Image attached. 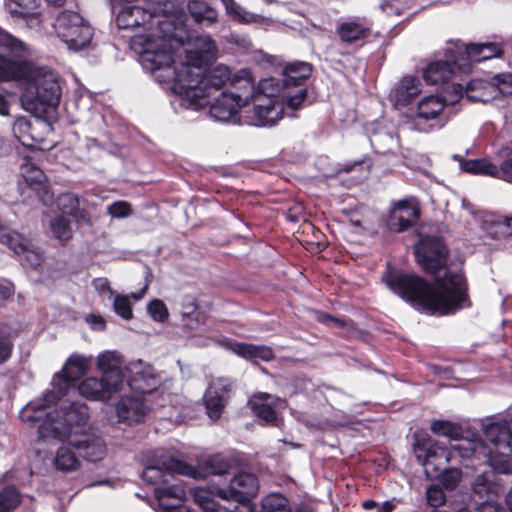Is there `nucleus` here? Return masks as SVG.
I'll use <instances>...</instances> for the list:
<instances>
[{
	"label": "nucleus",
	"instance_id": "nucleus-1",
	"mask_svg": "<svg viewBox=\"0 0 512 512\" xmlns=\"http://www.w3.org/2000/svg\"><path fill=\"white\" fill-rule=\"evenodd\" d=\"M419 266L432 274L445 268L434 285L412 273L387 272L382 280L387 287L418 310L431 314H450L470 306L468 284L460 265L447 266L449 250L442 237L424 235L414 246Z\"/></svg>",
	"mask_w": 512,
	"mask_h": 512
},
{
	"label": "nucleus",
	"instance_id": "nucleus-2",
	"mask_svg": "<svg viewBox=\"0 0 512 512\" xmlns=\"http://www.w3.org/2000/svg\"><path fill=\"white\" fill-rule=\"evenodd\" d=\"M311 74L308 62L283 65L278 56L258 50V127H272L283 115L296 117L307 100Z\"/></svg>",
	"mask_w": 512,
	"mask_h": 512
},
{
	"label": "nucleus",
	"instance_id": "nucleus-3",
	"mask_svg": "<svg viewBox=\"0 0 512 512\" xmlns=\"http://www.w3.org/2000/svg\"><path fill=\"white\" fill-rule=\"evenodd\" d=\"M414 451L429 477H437L447 471V465L456 457L491 462V451L481 441L468 439H461L450 448L439 442L430 443L427 447L417 444Z\"/></svg>",
	"mask_w": 512,
	"mask_h": 512
},
{
	"label": "nucleus",
	"instance_id": "nucleus-4",
	"mask_svg": "<svg viewBox=\"0 0 512 512\" xmlns=\"http://www.w3.org/2000/svg\"><path fill=\"white\" fill-rule=\"evenodd\" d=\"M227 84L239 90L250 88L251 99L256 95V87L253 84L250 71L242 69L237 74L232 75L231 70L223 65H218L209 70L206 69L200 77L196 75V78L188 81L185 91L193 100L199 99L197 104L205 106L210 104L207 98H210Z\"/></svg>",
	"mask_w": 512,
	"mask_h": 512
},
{
	"label": "nucleus",
	"instance_id": "nucleus-5",
	"mask_svg": "<svg viewBox=\"0 0 512 512\" xmlns=\"http://www.w3.org/2000/svg\"><path fill=\"white\" fill-rule=\"evenodd\" d=\"M62 89L52 71L40 68L31 83L23 89L21 101L26 110L46 113L59 105Z\"/></svg>",
	"mask_w": 512,
	"mask_h": 512
},
{
	"label": "nucleus",
	"instance_id": "nucleus-6",
	"mask_svg": "<svg viewBox=\"0 0 512 512\" xmlns=\"http://www.w3.org/2000/svg\"><path fill=\"white\" fill-rule=\"evenodd\" d=\"M53 28L57 37L74 51L87 48L94 35V29L90 23L79 12L72 10H63L58 13Z\"/></svg>",
	"mask_w": 512,
	"mask_h": 512
},
{
	"label": "nucleus",
	"instance_id": "nucleus-7",
	"mask_svg": "<svg viewBox=\"0 0 512 512\" xmlns=\"http://www.w3.org/2000/svg\"><path fill=\"white\" fill-rule=\"evenodd\" d=\"M56 418V420L44 421L39 425L38 434L40 439L53 438L65 442L66 438L57 437L54 429L67 431L70 435L80 433L79 428L85 425L88 419V407L86 404L77 401L63 404L56 410Z\"/></svg>",
	"mask_w": 512,
	"mask_h": 512
},
{
	"label": "nucleus",
	"instance_id": "nucleus-8",
	"mask_svg": "<svg viewBox=\"0 0 512 512\" xmlns=\"http://www.w3.org/2000/svg\"><path fill=\"white\" fill-rule=\"evenodd\" d=\"M195 474V467L183 460L167 455L152 454L147 455L144 459L141 477L147 484L160 486L174 481L175 475L195 477Z\"/></svg>",
	"mask_w": 512,
	"mask_h": 512
},
{
	"label": "nucleus",
	"instance_id": "nucleus-9",
	"mask_svg": "<svg viewBox=\"0 0 512 512\" xmlns=\"http://www.w3.org/2000/svg\"><path fill=\"white\" fill-rule=\"evenodd\" d=\"M484 434L490 445L482 439H473L472 441H481L491 451V462H485L477 458H470L471 461L478 465L506 472L499 465L505 463L512 455V432L507 422L487 423L484 425Z\"/></svg>",
	"mask_w": 512,
	"mask_h": 512
},
{
	"label": "nucleus",
	"instance_id": "nucleus-10",
	"mask_svg": "<svg viewBox=\"0 0 512 512\" xmlns=\"http://www.w3.org/2000/svg\"><path fill=\"white\" fill-rule=\"evenodd\" d=\"M131 48L140 55L142 66L156 72L161 69L170 70L176 80L179 72L173 68L174 54L170 47L162 45L156 46L148 36L136 35L131 39Z\"/></svg>",
	"mask_w": 512,
	"mask_h": 512
},
{
	"label": "nucleus",
	"instance_id": "nucleus-11",
	"mask_svg": "<svg viewBox=\"0 0 512 512\" xmlns=\"http://www.w3.org/2000/svg\"><path fill=\"white\" fill-rule=\"evenodd\" d=\"M444 107L445 101L442 97L438 95L424 97L417 105L411 128L424 133L442 128L445 124L441 116Z\"/></svg>",
	"mask_w": 512,
	"mask_h": 512
},
{
	"label": "nucleus",
	"instance_id": "nucleus-12",
	"mask_svg": "<svg viewBox=\"0 0 512 512\" xmlns=\"http://www.w3.org/2000/svg\"><path fill=\"white\" fill-rule=\"evenodd\" d=\"M255 476L251 474H238L234 476L227 489L219 488L217 496L233 504V508L225 507L226 512H255L251 498L255 495L252 491L245 490L252 484Z\"/></svg>",
	"mask_w": 512,
	"mask_h": 512
},
{
	"label": "nucleus",
	"instance_id": "nucleus-13",
	"mask_svg": "<svg viewBox=\"0 0 512 512\" xmlns=\"http://www.w3.org/2000/svg\"><path fill=\"white\" fill-rule=\"evenodd\" d=\"M57 437L66 438L67 444L72 447L77 455L89 462H97L103 459L106 454V445L104 441L85 431L70 435L67 431L55 429Z\"/></svg>",
	"mask_w": 512,
	"mask_h": 512
},
{
	"label": "nucleus",
	"instance_id": "nucleus-14",
	"mask_svg": "<svg viewBox=\"0 0 512 512\" xmlns=\"http://www.w3.org/2000/svg\"><path fill=\"white\" fill-rule=\"evenodd\" d=\"M467 97L472 101L488 102L497 96L512 94V73L504 72L492 77L491 82L472 80L467 84Z\"/></svg>",
	"mask_w": 512,
	"mask_h": 512
},
{
	"label": "nucleus",
	"instance_id": "nucleus-15",
	"mask_svg": "<svg viewBox=\"0 0 512 512\" xmlns=\"http://www.w3.org/2000/svg\"><path fill=\"white\" fill-rule=\"evenodd\" d=\"M459 59L457 64L463 73L471 70L473 63H480L482 61L500 58L503 55V47L500 43H470L467 45H455Z\"/></svg>",
	"mask_w": 512,
	"mask_h": 512
},
{
	"label": "nucleus",
	"instance_id": "nucleus-16",
	"mask_svg": "<svg viewBox=\"0 0 512 512\" xmlns=\"http://www.w3.org/2000/svg\"><path fill=\"white\" fill-rule=\"evenodd\" d=\"M113 12L116 14V24L120 29H131L135 27L153 25L152 21L157 16L156 8L153 10L138 5H131L133 2H110Z\"/></svg>",
	"mask_w": 512,
	"mask_h": 512
},
{
	"label": "nucleus",
	"instance_id": "nucleus-17",
	"mask_svg": "<svg viewBox=\"0 0 512 512\" xmlns=\"http://www.w3.org/2000/svg\"><path fill=\"white\" fill-rule=\"evenodd\" d=\"M459 54L454 46L447 49L445 59L430 62L423 69V79L428 85H438L446 83L455 72H461V68L457 64Z\"/></svg>",
	"mask_w": 512,
	"mask_h": 512
},
{
	"label": "nucleus",
	"instance_id": "nucleus-18",
	"mask_svg": "<svg viewBox=\"0 0 512 512\" xmlns=\"http://www.w3.org/2000/svg\"><path fill=\"white\" fill-rule=\"evenodd\" d=\"M232 382L227 378H217L209 384L204 394V404L208 417L216 421L220 419L230 398Z\"/></svg>",
	"mask_w": 512,
	"mask_h": 512
},
{
	"label": "nucleus",
	"instance_id": "nucleus-19",
	"mask_svg": "<svg viewBox=\"0 0 512 512\" xmlns=\"http://www.w3.org/2000/svg\"><path fill=\"white\" fill-rule=\"evenodd\" d=\"M39 69L30 60L10 59L0 54V81H15L25 88L37 75Z\"/></svg>",
	"mask_w": 512,
	"mask_h": 512
},
{
	"label": "nucleus",
	"instance_id": "nucleus-20",
	"mask_svg": "<svg viewBox=\"0 0 512 512\" xmlns=\"http://www.w3.org/2000/svg\"><path fill=\"white\" fill-rule=\"evenodd\" d=\"M369 142L377 154L394 153L399 147V139L392 125L374 121L366 127Z\"/></svg>",
	"mask_w": 512,
	"mask_h": 512
},
{
	"label": "nucleus",
	"instance_id": "nucleus-21",
	"mask_svg": "<svg viewBox=\"0 0 512 512\" xmlns=\"http://www.w3.org/2000/svg\"><path fill=\"white\" fill-rule=\"evenodd\" d=\"M413 199H401L393 202L389 210L387 226L391 231L403 232L419 218V209L412 204Z\"/></svg>",
	"mask_w": 512,
	"mask_h": 512
},
{
	"label": "nucleus",
	"instance_id": "nucleus-22",
	"mask_svg": "<svg viewBox=\"0 0 512 512\" xmlns=\"http://www.w3.org/2000/svg\"><path fill=\"white\" fill-rule=\"evenodd\" d=\"M249 97L251 98L250 93L243 97L238 93L222 91L210 104L209 113L216 120L228 121L238 113L239 109L247 106Z\"/></svg>",
	"mask_w": 512,
	"mask_h": 512
},
{
	"label": "nucleus",
	"instance_id": "nucleus-23",
	"mask_svg": "<svg viewBox=\"0 0 512 512\" xmlns=\"http://www.w3.org/2000/svg\"><path fill=\"white\" fill-rule=\"evenodd\" d=\"M336 33L342 43L351 45L370 35L371 24L365 18L349 17L338 23Z\"/></svg>",
	"mask_w": 512,
	"mask_h": 512
},
{
	"label": "nucleus",
	"instance_id": "nucleus-24",
	"mask_svg": "<svg viewBox=\"0 0 512 512\" xmlns=\"http://www.w3.org/2000/svg\"><path fill=\"white\" fill-rule=\"evenodd\" d=\"M122 388L120 384H114L105 377H88L84 379L78 386L80 395L89 400H109L113 393L118 392Z\"/></svg>",
	"mask_w": 512,
	"mask_h": 512
},
{
	"label": "nucleus",
	"instance_id": "nucleus-25",
	"mask_svg": "<svg viewBox=\"0 0 512 512\" xmlns=\"http://www.w3.org/2000/svg\"><path fill=\"white\" fill-rule=\"evenodd\" d=\"M119 421L129 425L140 423L146 414V407L141 396H122L116 406Z\"/></svg>",
	"mask_w": 512,
	"mask_h": 512
},
{
	"label": "nucleus",
	"instance_id": "nucleus-26",
	"mask_svg": "<svg viewBox=\"0 0 512 512\" xmlns=\"http://www.w3.org/2000/svg\"><path fill=\"white\" fill-rule=\"evenodd\" d=\"M272 405L277 408H284L285 400L268 393L258 392V424L275 427L281 425L282 420L278 418Z\"/></svg>",
	"mask_w": 512,
	"mask_h": 512
},
{
	"label": "nucleus",
	"instance_id": "nucleus-27",
	"mask_svg": "<svg viewBox=\"0 0 512 512\" xmlns=\"http://www.w3.org/2000/svg\"><path fill=\"white\" fill-rule=\"evenodd\" d=\"M421 92L420 80L412 75L403 77L389 94L390 100L397 107L408 105Z\"/></svg>",
	"mask_w": 512,
	"mask_h": 512
},
{
	"label": "nucleus",
	"instance_id": "nucleus-28",
	"mask_svg": "<svg viewBox=\"0 0 512 512\" xmlns=\"http://www.w3.org/2000/svg\"><path fill=\"white\" fill-rule=\"evenodd\" d=\"M75 384L76 382L67 374V369H62L60 372L56 373L52 380L53 390L48 391L44 395V403L34 408L35 413H42L45 407L63 398Z\"/></svg>",
	"mask_w": 512,
	"mask_h": 512
},
{
	"label": "nucleus",
	"instance_id": "nucleus-29",
	"mask_svg": "<svg viewBox=\"0 0 512 512\" xmlns=\"http://www.w3.org/2000/svg\"><path fill=\"white\" fill-rule=\"evenodd\" d=\"M161 484L154 489V496L163 512H167L170 508L181 505L186 497L184 487L178 483Z\"/></svg>",
	"mask_w": 512,
	"mask_h": 512
},
{
	"label": "nucleus",
	"instance_id": "nucleus-30",
	"mask_svg": "<svg viewBox=\"0 0 512 512\" xmlns=\"http://www.w3.org/2000/svg\"><path fill=\"white\" fill-rule=\"evenodd\" d=\"M18 193L20 201L23 204L35 206L41 204L45 207L52 206L54 202V195L51 189L30 186L28 184L18 183Z\"/></svg>",
	"mask_w": 512,
	"mask_h": 512
},
{
	"label": "nucleus",
	"instance_id": "nucleus-31",
	"mask_svg": "<svg viewBox=\"0 0 512 512\" xmlns=\"http://www.w3.org/2000/svg\"><path fill=\"white\" fill-rule=\"evenodd\" d=\"M9 12L14 19L23 20L29 27L39 26L42 22L40 5L38 2H12Z\"/></svg>",
	"mask_w": 512,
	"mask_h": 512
},
{
	"label": "nucleus",
	"instance_id": "nucleus-32",
	"mask_svg": "<svg viewBox=\"0 0 512 512\" xmlns=\"http://www.w3.org/2000/svg\"><path fill=\"white\" fill-rule=\"evenodd\" d=\"M452 158L459 162V167L464 172L497 178L498 166L487 158L467 160L456 154Z\"/></svg>",
	"mask_w": 512,
	"mask_h": 512
},
{
	"label": "nucleus",
	"instance_id": "nucleus-33",
	"mask_svg": "<svg viewBox=\"0 0 512 512\" xmlns=\"http://www.w3.org/2000/svg\"><path fill=\"white\" fill-rule=\"evenodd\" d=\"M494 472L484 470L472 483V500L497 498V488L494 483Z\"/></svg>",
	"mask_w": 512,
	"mask_h": 512
},
{
	"label": "nucleus",
	"instance_id": "nucleus-34",
	"mask_svg": "<svg viewBox=\"0 0 512 512\" xmlns=\"http://www.w3.org/2000/svg\"><path fill=\"white\" fill-rule=\"evenodd\" d=\"M188 65L184 66L183 71L176 75V81L181 88L187 89L188 81L200 77L206 69L202 68L204 54L202 51H190L187 53Z\"/></svg>",
	"mask_w": 512,
	"mask_h": 512
},
{
	"label": "nucleus",
	"instance_id": "nucleus-35",
	"mask_svg": "<svg viewBox=\"0 0 512 512\" xmlns=\"http://www.w3.org/2000/svg\"><path fill=\"white\" fill-rule=\"evenodd\" d=\"M231 468L232 464L227 458L219 454L213 455L199 465L200 471L195 468L196 474L194 478L198 476L224 475L227 474Z\"/></svg>",
	"mask_w": 512,
	"mask_h": 512
},
{
	"label": "nucleus",
	"instance_id": "nucleus-36",
	"mask_svg": "<svg viewBox=\"0 0 512 512\" xmlns=\"http://www.w3.org/2000/svg\"><path fill=\"white\" fill-rule=\"evenodd\" d=\"M112 352H105L98 357L97 368L106 380H111L114 384L123 385L124 373L121 368L115 365Z\"/></svg>",
	"mask_w": 512,
	"mask_h": 512
},
{
	"label": "nucleus",
	"instance_id": "nucleus-37",
	"mask_svg": "<svg viewBox=\"0 0 512 512\" xmlns=\"http://www.w3.org/2000/svg\"><path fill=\"white\" fill-rule=\"evenodd\" d=\"M187 8L196 23L211 25L217 20L218 13L208 2H187Z\"/></svg>",
	"mask_w": 512,
	"mask_h": 512
},
{
	"label": "nucleus",
	"instance_id": "nucleus-38",
	"mask_svg": "<svg viewBox=\"0 0 512 512\" xmlns=\"http://www.w3.org/2000/svg\"><path fill=\"white\" fill-rule=\"evenodd\" d=\"M12 131L14 137L25 147L33 148L36 138L33 134L31 121L26 117H17L13 123Z\"/></svg>",
	"mask_w": 512,
	"mask_h": 512
},
{
	"label": "nucleus",
	"instance_id": "nucleus-39",
	"mask_svg": "<svg viewBox=\"0 0 512 512\" xmlns=\"http://www.w3.org/2000/svg\"><path fill=\"white\" fill-rule=\"evenodd\" d=\"M483 228L488 236L493 239H501L512 235V218L499 217L493 220H485Z\"/></svg>",
	"mask_w": 512,
	"mask_h": 512
},
{
	"label": "nucleus",
	"instance_id": "nucleus-40",
	"mask_svg": "<svg viewBox=\"0 0 512 512\" xmlns=\"http://www.w3.org/2000/svg\"><path fill=\"white\" fill-rule=\"evenodd\" d=\"M77 452L68 446L59 447L55 457V466L57 470L63 472L75 471L80 467V461Z\"/></svg>",
	"mask_w": 512,
	"mask_h": 512
},
{
	"label": "nucleus",
	"instance_id": "nucleus-41",
	"mask_svg": "<svg viewBox=\"0 0 512 512\" xmlns=\"http://www.w3.org/2000/svg\"><path fill=\"white\" fill-rule=\"evenodd\" d=\"M127 383L131 391H134L141 396L152 393L157 386L155 377L143 372H136L132 374Z\"/></svg>",
	"mask_w": 512,
	"mask_h": 512
},
{
	"label": "nucleus",
	"instance_id": "nucleus-42",
	"mask_svg": "<svg viewBox=\"0 0 512 512\" xmlns=\"http://www.w3.org/2000/svg\"><path fill=\"white\" fill-rule=\"evenodd\" d=\"M19 183L28 184L34 188L37 187V189H51L45 173L33 164H28L23 167L22 181H19Z\"/></svg>",
	"mask_w": 512,
	"mask_h": 512
},
{
	"label": "nucleus",
	"instance_id": "nucleus-43",
	"mask_svg": "<svg viewBox=\"0 0 512 512\" xmlns=\"http://www.w3.org/2000/svg\"><path fill=\"white\" fill-rule=\"evenodd\" d=\"M90 367V361L82 355L73 354L71 355L62 369H67V374L77 382L80 380L88 371Z\"/></svg>",
	"mask_w": 512,
	"mask_h": 512
},
{
	"label": "nucleus",
	"instance_id": "nucleus-44",
	"mask_svg": "<svg viewBox=\"0 0 512 512\" xmlns=\"http://www.w3.org/2000/svg\"><path fill=\"white\" fill-rule=\"evenodd\" d=\"M21 495L13 485H7L0 490V512H12L21 503Z\"/></svg>",
	"mask_w": 512,
	"mask_h": 512
},
{
	"label": "nucleus",
	"instance_id": "nucleus-45",
	"mask_svg": "<svg viewBox=\"0 0 512 512\" xmlns=\"http://www.w3.org/2000/svg\"><path fill=\"white\" fill-rule=\"evenodd\" d=\"M53 236L64 245L72 238L71 221L64 216H57L50 221Z\"/></svg>",
	"mask_w": 512,
	"mask_h": 512
},
{
	"label": "nucleus",
	"instance_id": "nucleus-46",
	"mask_svg": "<svg viewBox=\"0 0 512 512\" xmlns=\"http://www.w3.org/2000/svg\"><path fill=\"white\" fill-rule=\"evenodd\" d=\"M262 512H291L288 500L280 493H271L261 500Z\"/></svg>",
	"mask_w": 512,
	"mask_h": 512
},
{
	"label": "nucleus",
	"instance_id": "nucleus-47",
	"mask_svg": "<svg viewBox=\"0 0 512 512\" xmlns=\"http://www.w3.org/2000/svg\"><path fill=\"white\" fill-rule=\"evenodd\" d=\"M431 431L434 434L448 437L452 440H458L461 435L459 425L448 420H434L431 423Z\"/></svg>",
	"mask_w": 512,
	"mask_h": 512
},
{
	"label": "nucleus",
	"instance_id": "nucleus-48",
	"mask_svg": "<svg viewBox=\"0 0 512 512\" xmlns=\"http://www.w3.org/2000/svg\"><path fill=\"white\" fill-rule=\"evenodd\" d=\"M14 351V338L12 333L0 324V366L8 362Z\"/></svg>",
	"mask_w": 512,
	"mask_h": 512
},
{
	"label": "nucleus",
	"instance_id": "nucleus-49",
	"mask_svg": "<svg viewBox=\"0 0 512 512\" xmlns=\"http://www.w3.org/2000/svg\"><path fill=\"white\" fill-rule=\"evenodd\" d=\"M409 2H382L380 5V9L387 15V16H406V18L411 17L412 15L416 14L418 10L409 11L410 8L408 7Z\"/></svg>",
	"mask_w": 512,
	"mask_h": 512
},
{
	"label": "nucleus",
	"instance_id": "nucleus-50",
	"mask_svg": "<svg viewBox=\"0 0 512 512\" xmlns=\"http://www.w3.org/2000/svg\"><path fill=\"white\" fill-rule=\"evenodd\" d=\"M194 500L203 511L217 512L220 509V504L214 500L207 490L200 489L195 491Z\"/></svg>",
	"mask_w": 512,
	"mask_h": 512
},
{
	"label": "nucleus",
	"instance_id": "nucleus-51",
	"mask_svg": "<svg viewBox=\"0 0 512 512\" xmlns=\"http://www.w3.org/2000/svg\"><path fill=\"white\" fill-rule=\"evenodd\" d=\"M0 48H4L15 55L22 54L25 51L24 43L4 30H0Z\"/></svg>",
	"mask_w": 512,
	"mask_h": 512
},
{
	"label": "nucleus",
	"instance_id": "nucleus-52",
	"mask_svg": "<svg viewBox=\"0 0 512 512\" xmlns=\"http://www.w3.org/2000/svg\"><path fill=\"white\" fill-rule=\"evenodd\" d=\"M227 347L236 355L256 363V345L242 342H228Z\"/></svg>",
	"mask_w": 512,
	"mask_h": 512
},
{
	"label": "nucleus",
	"instance_id": "nucleus-53",
	"mask_svg": "<svg viewBox=\"0 0 512 512\" xmlns=\"http://www.w3.org/2000/svg\"><path fill=\"white\" fill-rule=\"evenodd\" d=\"M2 242L7 244L18 255L26 251L27 246L30 245V242L17 232L2 235Z\"/></svg>",
	"mask_w": 512,
	"mask_h": 512
},
{
	"label": "nucleus",
	"instance_id": "nucleus-54",
	"mask_svg": "<svg viewBox=\"0 0 512 512\" xmlns=\"http://www.w3.org/2000/svg\"><path fill=\"white\" fill-rule=\"evenodd\" d=\"M114 312L124 320L133 318L132 306L129 298L125 295H116L113 302Z\"/></svg>",
	"mask_w": 512,
	"mask_h": 512
},
{
	"label": "nucleus",
	"instance_id": "nucleus-55",
	"mask_svg": "<svg viewBox=\"0 0 512 512\" xmlns=\"http://www.w3.org/2000/svg\"><path fill=\"white\" fill-rule=\"evenodd\" d=\"M149 315L154 321L164 322L168 319L169 313L165 303L160 299H153L147 306Z\"/></svg>",
	"mask_w": 512,
	"mask_h": 512
},
{
	"label": "nucleus",
	"instance_id": "nucleus-56",
	"mask_svg": "<svg viewBox=\"0 0 512 512\" xmlns=\"http://www.w3.org/2000/svg\"><path fill=\"white\" fill-rule=\"evenodd\" d=\"M427 503L431 507H439L445 502V493L437 485H430L426 491Z\"/></svg>",
	"mask_w": 512,
	"mask_h": 512
},
{
	"label": "nucleus",
	"instance_id": "nucleus-57",
	"mask_svg": "<svg viewBox=\"0 0 512 512\" xmlns=\"http://www.w3.org/2000/svg\"><path fill=\"white\" fill-rule=\"evenodd\" d=\"M475 512H501L502 507L496 498L475 500Z\"/></svg>",
	"mask_w": 512,
	"mask_h": 512
},
{
	"label": "nucleus",
	"instance_id": "nucleus-58",
	"mask_svg": "<svg viewBox=\"0 0 512 512\" xmlns=\"http://www.w3.org/2000/svg\"><path fill=\"white\" fill-rule=\"evenodd\" d=\"M131 205L126 201H116L109 206V213L113 217L123 218L131 214Z\"/></svg>",
	"mask_w": 512,
	"mask_h": 512
},
{
	"label": "nucleus",
	"instance_id": "nucleus-59",
	"mask_svg": "<svg viewBox=\"0 0 512 512\" xmlns=\"http://www.w3.org/2000/svg\"><path fill=\"white\" fill-rule=\"evenodd\" d=\"M24 260L33 268H37L43 262L42 253L39 250L31 249L30 245L27 246V250L22 252Z\"/></svg>",
	"mask_w": 512,
	"mask_h": 512
},
{
	"label": "nucleus",
	"instance_id": "nucleus-60",
	"mask_svg": "<svg viewBox=\"0 0 512 512\" xmlns=\"http://www.w3.org/2000/svg\"><path fill=\"white\" fill-rule=\"evenodd\" d=\"M497 178L512 183V156L498 166Z\"/></svg>",
	"mask_w": 512,
	"mask_h": 512
},
{
	"label": "nucleus",
	"instance_id": "nucleus-61",
	"mask_svg": "<svg viewBox=\"0 0 512 512\" xmlns=\"http://www.w3.org/2000/svg\"><path fill=\"white\" fill-rule=\"evenodd\" d=\"M285 218L288 221L293 222V223H297V222H299L301 220H305L303 206L301 204H297V205H294V206L290 207L285 212Z\"/></svg>",
	"mask_w": 512,
	"mask_h": 512
},
{
	"label": "nucleus",
	"instance_id": "nucleus-62",
	"mask_svg": "<svg viewBox=\"0 0 512 512\" xmlns=\"http://www.w3.org/2000/svg\"><path fill=\"white\" fill-rule=\"evenodd\" d=\"M87 321L92 325L94 329L104 331L106 329V321L101 315L89 314Z\"/></svg>",
	"mask_w": 512,
	"mask_h": 512
},
{
	"label": "nucleus",
	"instance_id": "nucleus-63",
	"mask_svg": "<svg viewBox=\"0 0 512 512\" xmlns=\"http://www.w3.org/2000/svg\"><path fill=\"white\" fill-rule=\"evenodd\" d=\"M318 320L321 323L332 322L334 325H336L337 327H340V328L346 327L348 325L346 320L341 319V318L333 317V316H331L329 314H326V313L320 314L319 317H318Z\"/></svg>",
	"mask_w": 512,
	"mask_h": 512
},
{
	"label": "nucleus",
	"instance_id": "nucleus-64",
	"mask_svg": "<svg viewBox=\"0 0 512 512\" xmlns=\"http://www.w3.org/2000/svg\"><path fill=\"white\" fill-rule=\"evenodd\" d=\"M274 357L272 348L268 346L258 345V359L269 361Z\"/></svg>",
	"mask_w": 512,
	"mask_h": 512
}]
</instances>
